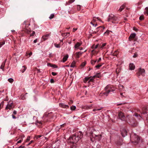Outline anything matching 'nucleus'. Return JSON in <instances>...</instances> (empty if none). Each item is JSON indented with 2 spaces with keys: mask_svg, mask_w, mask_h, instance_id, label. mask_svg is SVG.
Masks as SVG:
<instances>
[{
  "mask_svg": "<svg viewBox=\"0 0 148 148\" xmlns=\"http://www.w3.org/2000/svg\"><path fill=\"white\" fill-rule=\"evenodd\" d=\"M101 60V58H99V59L97 61V63H98Z\"/></svg>",
  "mask_w": 148,
  "mask_h": 148,
  "instance_id": "obj_52",
  "label": "nucleus"
},
{
  "mask_svg": "<svg viewBox=\"0 0 148 148\" xmlns=\"http://www.w3.org/2000/svg\"><path fill=\"white\" fill-rule=\"evenodd\" d=\"M106 43H104L102 44V45L100 46V48L101 49H103V47L106 46Z\"/></svg>",
  "mask_w": 148,
  "mask_h": 148,
  "instance_id": "obj_30",
  "label": "nucleus"
},
{
  "mask_svg": "<svg viewBox=\"0 0 148 148\" xmlns=\"http://www.w3.org/2000/svg\"><path fill=\"white\" fill-rule=\"evenodd\" d=\"M109 85H107V86L104 89L106 91L109 88Z\"/></svg>",
  "mask_w": 148,
  "mask_h": 148,
  "instance_id": "obj_40",
  "label": "nucleus"
},
{
  "mask_svg": "<svg viewBox=\"0 0 148 148\" xmlns=\"http://www.w3.org/2000/svg\"><path fill=\"white\" fill-rule=\"evenodd\" d=\"M32 52H30L29 54V57L31 55H32Z\"/></svg>",
  "mask_w": 148,
  "mask_h": 148,
  "instance_id": "obj_57",
  "label": "nucleus"
},
{
  "mask_svg": "<svg viewBox=\"0 0 148 148\" xmlns=\"http://www.w3.org/2000/svg\"><path fill=\"white\" fill-rule=\"evenodd\" d=\"M142 114H143V115H145V116L147 118V117L148 116V113L147 112H143L142 113Z\"/></svg>",
  "mask_w": 148,
  "mask_h": 148,
  "instance_id": "obj_23",
  "label": "nucleus"
},
{
  "mask_svg": "<svg viewBox=\"0 0 148 148\" xmlns=\"http://www.w3.org/2000/svg\"><path fill=\"white\" fill-rule=\"evenodd\" d=\"M102 66V65L101 64H99L95 66V67L97 69L99 68L100 67Z\"/></svg>",
  "mask_w": 148,
  "mask_h": 148,
  "instance_id": "obj_38",
  "label": "nucleus"
},
{
  "mask_svg": "<svg viewBox=\"0 0 148 148\" xmlns=\"http://www.w3.org/2000/svg\"><path fill=\"white\" fill-rule=\"evenodd\" d=\"M95 77V76H93V77L91 76V78H90L89 79V81H88V82L93 81Z\"/></svg>",
  "mask_w": 148,
  "mask_h": 148,
  "instance_id": "obj_22",
  "label": "nucleus"
},
{
  "mask_svg": "<svg viewBox=\"0 0 148 148\" xmlns=\"http://www.w3.org/2000/svg\"><path fill=\"white\" fill-rule=\"evenodd\" d=\"M140 140V138L139 137H137V143H138L139 142V140Z\"/></svg>",
  "mask_w": 148,
  "mask_h": 148,
  "instance_id": "obj_43",
  "label": "nucleus"
},
{
  "mask_svg": "<svg viewBox=\"0 0 148 148\" xmlns=\"http://www.w3.org/2000/svg\"><path fill=\"white\" fill-rule=\"evenodd\" d=\"M90 24H91L93 26L95 27L97 26V24H94L92 23V22H90Z\"/></svg>",
  "mask_w": 148,
  "mask_h": 148,
  "instance_id": "obj_39",
  "label": "nucleus"
},
{
  "mask_svg": "<svg viewBox=\"0 0 148 148\" xmlns=\"http://www.w3.org/2000/svg\"><path fill=\"white\" fill-rule=\"evenodd\" d=\"M51 66V67H53L54 68H55L56 67V65H53L52 66Z\"/></svg>",
  "mask_w": 148,
  "mask_h": 148,
  "instance_id": "obj_60",
  "label": "nucleus"
},
{
  "mask_svg": "<svg viewBox=\"0 0 148 148\" xmlns=\"http://www.w3.org/2000/svg\"><path fill=\"white\" fill-rule=\"evenodd\" d=\"M91 63L92 65H94L95 64V62L93 61V60H91Z\"/></svg>",
  "mask_w": 148,
  "mask_h": 148,
  "instance_id": "obj_44",
  "label": "nucleus"
},
{
  "mask_svg": "<svg viewBox=\"0 0 148 148\" xmlns=\"http://www.w3.org/2000/svg\"><path fill=\"white\" fill-rule=\"evenodd\" d=\"M75 0H69L67 2V3L68 5L73 2L75 1Z\"/></svg>",
  "mask_w": 148,
  "mask_h": 148,
  "instance_id": "obj_29",
  "label": "nucleus"
},
{
  "mask_svg": "<svg viewBox=\"0 0 148 148\" xmlns=\"http://www.w3.org/2000/svg\"><path fill=\"white\" fill-rule=\"evenodd\" d=\"M5 43V41H3L0 42V48H1L3 45H4Z\"/></svg>",
  "mask_w": 148,
  "mask_h": 148,
  "instance_id": "obj_36",
  "label": "nucleus"
},
{
  "mask_svg": "<svg viewBox=\"0 0 148 148\" xmlns=\"http://www.w3.org/2000/svg\"><path fill=\"white\" fill-rule=\"evenodd\" d=\"M77 137H78L79 138V139L83 137V134L82 133L79 131V133H78Z\"/></svg>",
  "mask_w": 148,
  "mask_h": 148,
  "instance_id": "obj_12",
  "label": "nucleus"
},
{
  "mask_svg": "<svg viewBox=\"0 0 148 148\" xmlns=\"http://www.w3.org/2000/svg\"><path fill=\"white\" fill-rule=\"evenodd\" d=\"M145 74V72L144 69L140 68L139 69L137 75L139 78L141 77V76H144Z\"/></svg>",
  "mask_w": 148,
  "mask_h": 148,
  "instance_id": "obj_4",
  "label": "nucleus"
},
{
  "mask_svg": "<svg viewBox=\"0 0 148 148\" xmlns=\"http://www.w3.org/2000/svg\"><path fill=\"white\" fill-rule=\"evenodd\" d=\"M70 35V33L69 32L66 33H62V35L63 36H64L66 37H67L69 36Z\"/></svg>",
  "mask_w": 148,
  "mask_h": 148,
  "instance_id": "obj_16",
  "label": "nucleus"
},
{
  "mask_svg": "<svg viewBox=\"0 0 148 148\" xmlns=\"http://www.w3.org/2000/svg\"><path fill=\"white\" fill-rule=\"evenodd\" d=\"M13 114H14V115H16V114H17V112L16 111V110H14L13 112Z\"/></svg>",
  "mask_w": 148,
  "mask_h": 148,
  "instance_id": "obj_50",
  "label": "nucleus"
},
{
  "mask_svg": "<svg viewBox=\"0 0 148 148\" xmlns=\"http://www.w3.org/2000/svg\"><path fill=\"white\" fill-rule=\"evenodd\" d=\"M12 118L13 119H16V117L15 116H14V115H12Z\"/></svg>",
  "mask_w": 148,
  "mask_h": 148,
  "instance_id": "obj_59",
  "label": "nucleus"
},
{
  "mask_svg": "<svg viewBox=\"0 0 148 148\" xmlns=\"http://www.w3.org/2000/svg\"><path fill=\"white\" fill-rule=\"evenodd\" d=\"M22 141V140H19V141H18V142H17V143H21V142Z\"/></svg>",
  "mask_w": 148,
  "mask_h": 148,
  "instance_id": "obj_58",
  "label": "nucleus"
},
{
  "mask_svg": "<svg viewBox=\"0 0 148 148\" xmlns=\"http://www.w3.org/2000/svg\"><path fill=\"white\" fill-rule=\"evenodd\" d=\"M33 142V140L31 141L30 142V143L28 144V145L32 143Z\"/></svg>",
  "mask_w": 148,
  "mask_h": 148,
  "instance_id": "obj_64",
  "label": "nucleus"
},
{
  "mask_svg": "<svg viewBox=\"0 0 148 148\" xmlns=\"http://www.w3.org/2000/svg\"><path fill=\"white\" fill-rule=\"evenodd\" d=\"M5 64V63H3L1 66L0 69H2L3 71H4V68Z\"/></svg>",
  "mask_w": 148,
  "mask_h": 148,
  "instance_id": "obj_24",
  "label": "nucleus"
},
{
  "mask_svg": "<svg viewBox=\"0 0 148 148\" xmlns=\"http://www.w3.org/2000/svg\"><path fill=\"white\" fill-rule=\"evenodd\" d=\"M125 103H126L125 102H122V103L118 104L117 105H123V104H125Z\"/></svg>",
  "mask_w": 148,
  "mask_h": 148,
  "instance_id": "obj_45",
  "label": "nucleus"
},
{
  "mask_svg": "<svg viewBox=\"0 0 148 148\" xmlns=\"http://www.w3.org/2000/svg\"><path fill=\"white\" fill-rule=\"evenodd\" d=\"M119 116L120 119L122 121L125 120V116L123 113L121 112H120L119 114Z\"/></svg>",
  "mask_w": 148,
  "mask_h": 148,
  "instance_id": "obj_6",
  "label": "nucleus"
},
{
  "mask_svg": "<svg viewBox=\"0 0 148 148\" xmlns=\"http://www.w3.org/2000/svg\"><path fill=\"white\" fill-rule=\"evenodd\" d=\"M75 106H73L71 107V109L72 110H74L76 109Z\"/></svg>",
  "mask_w": 148,
  "mask_h": 148,
  "instance_id": "obj_32",
  "label": "nucleus"
},
{
  "mask_svg": "<svg viewBox=\"0 0 148 148\" xmlns=\"http://www.w3.org/2000/svg\"><path fill=\"white\" fill-rule=\"evenodd\" d=\"M50 35L49 34H45L42 36V39H44V40H45L48 39Z\"/></svg>",
  "mask_w": 148,
  "mask_h": 148,
  "instance_id": "obj_10",
  "label": "nucleus"
},
{
  "mask_svg": "<svg viewBox=\"0 0 148 148\" xmlns=\"http://www.w3.org/2000/svg\"><path fill=\"white\" fill-rule=\"evenodd\" d=\"M24 146H20L18 148H24Z\"/></svg>",
  "mask_w": 148,
  "mask_h": 148,
  "instance_id": "obj_61",
  "label": "nucleus"
},
{
  "mask_svg": "<svg viewBox=\"0 0 148 148\" xmlns=\"http://www.w3.org/2000/svg\"><path fill=\"white\" fill-rule=\"evenodd\" d=\"M91 76H90L89 77H85V81H84V82H86L87 81H88V80L89 81V79L90 78H91Z\"/></svg>",
  "mask_w": 148,
  "mask_h": 148,
  "instance_id": "obj_25",
  "label": "nucleus"
},
{
  "mask_svg": "<svg viewBox=\"0 0 148 148\" xmlns=\"http://www.w3.org/2000/svg\"><path fill=\"white\" fill-rule=\"evenodd\" d=\"M144 17L143 16H140L139 17V19L140 20H142L143 19Z\"/></svg>",
  "mask_w": 148,
  "mask_h": 148,
  "instance_id": "obj_42",
  "label": "nucleus"
},
{
  "mask_svg": "<svg viewBox=\"0 0 148 148\" xmlns=\"http://www.w3.org/2000/svg\"><path fill=\"white\" fill-rule=\"evenodd\" d=\"M32 112L33 114H36V115H37V113H38L37 111L34 110H33Z\"/></svg>",
  "mask_w": 148,
  "mask_h": 148,
  "instance_id": "obj_37",
  "label": "nucleus"
},
{
  "mask_svg": "<svg viewBox=\"0 0 148 148\" xmlns=\"http://www.w3.org/2000/svg\"><path fill=\"white\" fill-rule=\"evenodd\" d=\"M110 32V31H109V30H107L104 33V34L105 35H108L109 33V32Z\"/></svg>",
  "mask_w": 148,
  "mask_h": 148,
  "instance_id": "obj_34",
  "label": "nucleus"
},
{
  "mask_svg": "<svg viewBox=\"0 0 148 148\" xmlns=\"http://www.w3.org/2000/svg\"><path fill=\"white\" fill-rule=\"evenodd\" d=\"M106 92L103 93V95H104L107 96L108 95L109 93L110 92V90H109L106 91Z\"/></svg>",
  "mask_w": 148,
  "mask_h": 148,
  "instance_id": "obj_18",
  "label": "nucleus"
},
{
  "mask_svg": "<svg viewBox=\"0 0 148 148\" xmlns=\"http://www.w3.org/2000/svg\"><path fill=\"white\" fill-rule=\"evenodd\" d=\"M125 5H122L121 6L119 9V10L120 11V12H121V11H122L124 8H125Z\"/></svg>",
  "mask_w": 148,
  "mask_h": 148,
  "instance_id": "obj_19",
  "label": "nucleus"
},
{
  "mask_svg": "<svg viewBox=\"0 0 148 148\" xmlns=\"http://www.w3.org/2000/svg\"><path fill=\"white\" fill-rule=\"evenodd\" d=\"M90 140L92 142H93L94 140L92 138H94V139L100 140L102 137L101 135H96L95 134H93L92 132H90Z\"/></svg>",
  "mask_w": 148,
  "mask_h": 148,
  "instance_id": "obj_1",
  "label": "nucleus"
},
{
  "mask_svg": "<svg viewBox=\"0 0 148 148\" xmlns=\"http://www.w3.org/2000/svg\"><path fill=\"white\" fill-rule=\"evenodd\" d=\"M121 134L122 136L124 137L127 135V132L125 129H123L121 131Z\"/></svg>",
  "mask_w": 148,
  "mask_h": 148,
  "instance_id": "obj_8",
  "label": "nucleus"
},
{
  "mask_svg": "<svg viewBox=\"0 0 148 148\" xmlns=\"http://www.w3.org/2000/svg\"><path fill=\"white\" fill-rule=\"evenodd\" d=\"M134 116H135L139 120H140L142 119V117L139 115L137 113H135L134 114Z\"/></svg>",
  "mask_w": 148,
  "mask_h": 148,
  "instance_id": "obj_13",
  "label": "nucleus"
},
{
  "mask_svg": "<svg viewBox=\"0 0 148 148\" xmlns=\"http://www.w3.org/2000/svg\"><path fill=\"white\" fill-rule=\"evenodd\" d=\"M98 46H99V45L98 44H97V45H96L95 46V49H96L98 47Z\"/></svg>",
  "mask_w": 148,
  "mask_h": 148,
  "instance_id": "obj_55",
  "label": "nucleus"
},
{
  "mask_svg": "<svg viewBox=\"0 0 148 148\" xmlns=\"http://www.w3.org/2000/svg\"><path fill=\"white\" fill-rule=\"evenodd\" d=\"M14 107V106H13V102L11 101H10L8 102L7 105L6 106L5 109L6 110H10L11 109L13 108Z\"/></svg>",
  "mask_w": 148,
  "mask_h": 148,
  "instance_id": "obj_5",
  "label": "nucleus"
},
{
  "mask_svg": "<svg viewBox=\"0 0 148 148\" xmlns=\"http://www.w3.org/2000/svg\"><path fill=\"white\" fill-rule=\"evenodd\" d=\"M119 19V18L116 16L113 15L110 16L109 18H108V21L109 22L112 20V22L113 23H117L118 22H115L114 21H117Z\"/></svg>",
  "mask_w": 148,
  "mask_h": 148,
  "instance_id": "obj_2",
  "label": "nucleus"
},
{
  "mask_svg": "<svg viewBox=\"0 0 148 148\" xmlns=\"http://www.w3.org/2000/svg\"><path fill=\"white\" fill-rule=\"evenodd\" d=\"M8 80L9 82L10 83H12L14 81V80L12 78H10L8 79Z\"/></svg>",
  "mask_w": 148,
  "mask_h": 148,
  "instance_id": "obj_27",
  "label": "nucleus"
},
{
  "mask_svg": "<svg viewBox=\"0 0 148 148\" xmlns=\"http://www.w3.org/2000/svg\"><path fill=\"white\" fill-rule=\"evenodd\" d=\"M37 39H35V40H34V43H36V42H37Z\"/></svg>",
  "mask_w": 148,
  "mask_h": 148,
  "instance_id": "obj_62",
  "label": "nucleus"
},
{
  "mask_svg": "<svg viewBox=\"0 0 148 148\" xmlns=\"http://www.w3.org/2000/svg\"><path fill=\"white\" fill-rule=\"evenodd\" d=\"M69 142L72 143H76L79 140L78 137H77L76 136L74 135L71 136L69 139Z\"/></svg>",
  "mask_w": 148,
  "mask_h": 148,
  "instance_id": "obj_3",
  "label": "nucleus"
},
{
  "mask_svg": "<svg viewBox=\"0 0 148 148\" xmlns=\"http://www.w3.org/2000/svg\"><path fill=\"white\" fill-rule=\"evenodd\" d=\"M129 67V69L131 70H134L135 68V66L133 63H130Z\"/></svg>",
  "mask_w": 148,
  "mask_h": 148,
  "instance_id": "obj_9",
  "label": "nucleus"
},
{
  "mask_svg": "<svg viewBox=\"0 0 148 148\" xmlns=\"http://www.w3.org/2000/svg\"><path fill=\"white\" fill-rule=\"evenodd\" d=\"M80 7L79 5L78 6V7H77V10H80Z\"/></svg>",
  "mask_w": 148,
  "mask_h": 148,
  "instance_id": "obj_63",
  "label": "nucleus"
},
{
  "mask_svg": "<svg viewBox=\"0 0 148 148\" xmlns=\"http://www.w3.org/2000/svg\"><path fill=\"white\" fill-rule=\"evenodd\" d=\"M55 46L56 47H57V48H60V46L59 45H58V44H57L56 45H55Z\"/></svg>",
  "mask_w": 148,
  "mask_h": 148,
  "instance_id": "obj_51",
  "label": "nucleus"
},
{
  "mask_svg": "<svg viewBox=\"0 0 148 148\" xmlns=\"http://www.w3.org/2000/svg\"><path fill=\"white\" fill-rule=\"evenodd\" d=\"M30 136H28L26 139L27 141H29L30 140Z\"/></svg>",
  "mask_w": 148,
  "mask_h": 148,
  "instance_id": "obj_48",
  "label": "nucleus"
},
{
  "mask_svg": "<svg viewBox=\"0 0 148 148\" xmlns=\"http://www.w3.org/2000/svg\"><path fill=\"white\" fill-rule=\"evenodd\" d=\"M26 67H25V66H23L22 67L21 70V72L22 73H23L26 70Z\"/></svg>",
  "mask_w": 148,
  "mask_h": 148,
  "instance_id": "obj_17",
  "label": "nucleus"
},
{
  "mask_svg": "<svg viewBox=\"0 0 148 148\" xmlns=\"http://www.w3.org/2000/svg\"><path fill=\"white\" fill-rule=\"evenodd\" d=\"M136 35V34L135 33L132 34L130 35V36L129 37V38H134L135 37Z\"/></svg>",
  "mask_w": 148,
  "mask_h": 148,
  "instance_id": "obj_21",
  "label": "nucleus"
},
{
  "mask_svg": "<svg viewBox=\"0 0 148 148\" xmlns=\"http://www.w3.org/2000/svg\"><path fill=\"white\" fill-rule=\"evenodd\" d=\"M145 9L146 10V11L145 12L148 14V8L147 7L145 8Z\"/></svg>",
  "mask_w": 148,
  "mask_h": 148,
  "instance_id": "obj_41",
  "label": "nucleus"
},
{
  "mask_svg": "<svg viewBox=\"0 0 148 148\" xmlns=\"http://www.w3.org/2000/svg\"><path fill=\"white\" fill-rule=\"evenodd\" d=\"M41 135H38L36 136V138L37 139L38 138H40V137H41Z\"/></svg>",
  "mask_w": 148,
  "mask_h": 148,
  "instance_id": "obj_54",
  "label": "nucleus"
},
{
  "mask_svg": "<svg viewBox=\"0 0 148 148\" xmlns=\"http://www.w3.org/2000/svg\"><path fill=\"white\" fill-rule=\"evenodd\" d=\"M103 108L102 107L100 108H96L94 109L93 110V111H99L101 110Z\"/></svg>",
  "mask_w": 148,
  "mask_h": 148,
  "instance_id": "obj_28",
  "label": "nucleus"
},
{
  "mask_svg": "<svg viewBox=\"0 0 148 148\" xmlns=\"http://www.w3.org/2000/svg\"><path fill=\"white\" fill-rule=\"evenodd\" d=\"M50 82L51 83H53L54 82V80L53 79H51V80H50Z\"/></svg>",
  "mask_w": 148,
  "mask_h": 148,
  "instance_id": "obj_53",
  "label": "nucleus"
},
{
  "mask_svg": "<svg viewBox=\"0 0 148 148\" xmlns=\"http://www.w3.org/2000/svg\"><path fill=\"white\" fill-rule=\"evenodd\" d=\"M83 53H81L80 52H77L76 53V57L77 58H78L79 57V56L81 55Z\"/></svg>",
  "mask_w": 148,
  "mask_h": 148,
  "instance_id": "obj_15",
  "label": "nucleus"
},
{
  "mask_svg": "<svg viewBox=\"0 0 148 148\" xmlns=\"http://www.w3.org/2000/svg\"><path fill=\"white\" fill-rule=\"evenodd\" d=\"M119 87L120 88L121 87L122 88H124V87L121 84L119 85Z\"/></svg>",
  "mask_w": 148,
  "mask_h": 148,
  "instance_id": "obj_49",
  "label": "nucleus"
},
{
  "mask_svg": "<svg viewBox=\"0 0 148 148\" xmlns=\"http://www.w3.org/2000/svg\"><path fill=\"white\" fill-rule=\"evenodd\" d=\"M94 76H95V77H97L98 78H100L101 77V74L100 73H97L96 75H94Z\"/></svg>",
  "mask_w": 148,
  "mask_h": 148,
  "instance_id": "obj_26",
  "label": "nucleus"
},
{
  "mask_svg": "<svg viewBox=\"0 0 148 148\" xmlns=\"http://www.w3.org/2000/svg\"><path fill=\"white\" fill-rule=\"evenodd\" d=\"M35 34V32L33 31L32 33L30 34V36H33L34 35V34Z\"/></svg>",
  "mask_w": 148,
  "mask_h": 148,
  "instance_id": "obj_47",
  "label": "nucleus"
},
{
  "mask_svg": "<svg viewBox=\"0 0 148 148\" xmlns=\"http://www.w3.org/2000/svg\"><path fill=\"white\" fill-rule=\"evenodd\" d=\"M51 74L53 76H55L57 75V73H56L54 72H52L51 73Z\"/></svg>",
  "mask_w": 148,
  "mask_h": 148,
  "instance_id": "obj_46",
  "label": "nucleus"
},
{
  "mask_svg": "<svg viewBox=\"0 0 148 148\" xmlns=\"http://www.w3.org/2000/svg\"><path fill=\"white\" fill-rule=\"evenodd\" d=\"M82 44V42H77L75 45L74 48L76 49H78L79 47Z\"/></svg>",
  "mask_w": 148,
  "mask_h": 148,
  "instance_id": "obj_7",
  "label": "nucleus"
},
{
  "mask_svg": "<svg viewBox=\"0 0 148 148\" xmlns=\"http://www.w3.org/2000/svg\"><path fill=\"white\" fill-rule=\"evenodd\" d=\"M86 62H83L81 65V66L82 67H84L86 65Z\"/></svg>",
  "mask_w": 148,
  "mask_h": 148,
  "instance_id": "obj_33",
  "label": "nucleus"
},
{
  "mask_svg": "<svg viewBox=\"0 0 148 148\" xmlns=\"http://www.w3.org/2000/svg\"><path fill=\"white\" fill-rule=\"evenodd\" d=\"M54 14H52L50 15L49 18L50 19H51L53 18L54 17Z\"/></svg>",
  "mask_w": 148,
  "mask_h": 148,
  "instance_id": "obj_35",
  "label": "nucleus"
},
{
  "mask_svg": "<svg viewBox=\"0 0 148 148\" xmlns=\"http://www.w3.org/2000/svg\"><path fill=\"white\" fill-rule=\"evenodd\" d=\"M59 106L62 108H66L69 106L67 105H65L64 103H59Z\"/></svg>",
  "mask_w": 148,
  "mask_h": 148,
  "instance_id": "obj_11",
  "label": "nucleus"
},
{
  "mask_svg": "<svg viewBox=\"0 0 148 148\" xmlns=\"http://www.w3.org/2000/svg\"><path fill=\"white\" fill-rule=\"evenodd\" d=\"M77 28H73V32H75L76 30H77Z\"/></svg>",
  "mask_w": 148,
  "mask_h": 148,
  "instance_id": "obj_56",
  "label": "nucleus"
},
{
  "mask_svg": "<svg viewBox=\"0 0 148 148\" xmlns=\"http://www.w3.org/2000/svg\"><path fill=\"white\" fill-rule=\"evenodd\" d=\"M36 124L38 126L39 124L41 125H42V123L41 121H36Z\"/></svg>",
  "mask_w": 148,
  "mask_h": 148,
  "instance_id": "obj_31",
  "label": "nucleus"
},
{
  "mask_svg": "<svg viewBox=\"0 0 148 148\" xmlns=\"http://www.w3.org/2000/svg\"><path fill=\"white\" fill-rule=\"evenodd\" d=\"M75 62L74 61H73L72 62V63L71 66L70 67H71L73 68L75 66Z\"/></svg>",
  "mask_w": 148,
  "mask_h": 148,
  "instance_id": "obj_20",
  "label": "nucleus"
},
{
  "mask_svg": "<svg viewBox=\"0 0 148 148\" xmlns=\"http://www.w3.org/2000/svg\"><path fill=\"white\" fill-rule=\"evenodd\" d=\"M69 57V55L68 54L66 55L62 58V62H65L67 59Z\"/></svg>",
  "mask_w": 148,
  "mask_h": 148,
  "instance_id": "obj_14",
  "label": "nucleus"
}]
</instances>
